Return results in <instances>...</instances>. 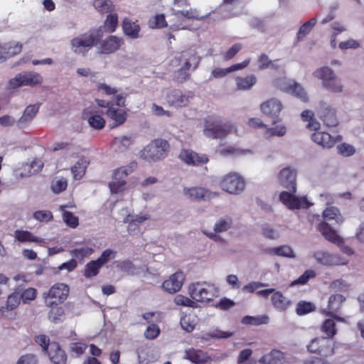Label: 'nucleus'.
Instances as JSON below:
<instances>
[{
  "label": "nucleus",
  "instance_id": "64",
  "mask_svg": "<svg viewBox=\"0 0 364 364\" xmlns=\"http://www.w3.org/2000/svg\"><path fill=\"white\" fill-rule=\"evenodd\" d=\"M252 351L251 349L247 348L240 351L237 358L238 364H255L254 362L248 360L251 356Z\"/></svg>",
  "mask_w": 364,
  "mask_h": 364
},
{
  "label": "nucleus",
  "instance_id": "1",
  "mask_svg": "<svg viewBox=\"0 0 364 364\" xmlns=\"http://www.w3.org/2000/svg\"><path fill=\"white\" fill-rule=\"evenodd\" d=\"M200 61V58L194 49L189 48L182 51L171 61L174 66L182 64L181 68L175 73V80L178 82H184L188 80L190 78L188 70L191 68L195 70L198 67Z\"/></svg>",
  "mask_w": 364,
  "mask_h": 364
},
{
  "label": "nucleus",
  "instance_id": "18",
  "mask_svg": "<svg viewBox=\"0 0 364 364\" xmlns=\"http://www.w3.org/2000/svg\"><path fill=\"white\" fill-rule=\"evenodd\" d=\"M185 280V275L182 272H177L173 274L168 279L162 284V288L170 294L179 291Z\"/></svg>",
  "mask_w": 364,
  "mask_h": 364
},
{
  "label": "nucleus",
  "instance_id": "27",
  "mask_svg": "<svg viewBox=\"0 0 364 364\" xmlns=\"http://www.w3.org/2000/svg\"><path fill=\"white\" fill-rule=\"evenodd\" d=\"M318 231L326 238V240L330 241L336 245L343 243L342 238L333 230L329 225L326 222L321 223L318 226Z\"/></svg>",
  "mask_w": 364,
  "mask_h": 364
},
{
  "label": "nucleus",
  "instance_id": "41",
  "mask_svg": "<svg viewBox=\"0 0 364 364\" xmlns=\"http://www.w3.org/2000/svg\"><path fill=\"white\" fill-rule=\"evenodd\" d=\"M4 53V59L11 58L21 52L22 45L20 43H9L1 46Z\"/></svg>",
  "mask_w": 364,
  "mask_h": 364
},
{
  "label": "nucleus",
  "instance_id": "59",
  "mask_svg": "<svg viewBox=\"0 0 364 364\" xmlns=\"http://www.w3.org/2000/svg\"><path fill=\"white\" fill-rule=\"evenodd\" d=\"M349 284L342 279L333 281L329 288L333 291H347L349 289Z\"/></svg>",
  "mask_w": 364,
  "mask_h": 364
},
{
  "label": "nucleus",
  "instance_id": "20",
  "mask_svg": "<svg viewBox=\"0 0 364 364\" xmlns=\"http://www.w3.org/2000/svg\"><path fill=\"white\" fill-rule=\"evenodd\" d=\"M40 108V104L30 105L26 107L22 116L16 121V126L23 129L28 126L36 116Z\"/></svg>",
  "mask_w": 364,
  "mask_h": 364
},
{
  "label": "nucleus",
  "instance_id": "4",
  "mask_svg": "<svg viewBox=\"0 0 364 364\" xmlns=\"http://www.w3.org/2000/svg\"><path fill=\"white\" fill-rule=\"evenodd\" d=\"M169 149V144L165 139L153 140L141 151V157L148 161H156L164 159Z\"/></svg>",
  "mask_w": 364,
  "mask_h": 364
},
{
  "label": "nucleus",
  "instance_id": "3",
  "mask_svg": "<svg viewBox=\"0 0 364 364\" xmlns=\"http://www.w3.org/2000/svg\"><path fill=\"white\" fill-rule=\"evenodd\" d=\"M314 76L321 80L322 87L326 90L340 93L343 91V85L334 71L328 66L321 67L316 69Z\"/></svg>",
  "mask_w": 364,
  "mask_h": 364
},
{
  "label": "nucleus",
  "instance_id": "32",
  "mask_svg": "<svg viewBox=\"0 0 364 364\" xmlns=\"http://www.w3.org/2000/svg\"><path fill=\"white\" fill-rule=\"evenodd\" d=\"M260 107L264 114L273 116L280 112L282 106L279 100L272 99L262 103Z\"/></svg>",
  "mask_w": 364,
  "mask_h": 364
},
{
  "label": "nucleus",
  "instance_id": "60",
  "mask_svg": "<svg viewBox=\"0 0 364 364\" xmlns=\"http://www.w3.org/2000/svg\"><path fill=\"white\" fill-rule=\"evenodd\" d=\"M117 268L124 272L133 274L135 272L136 267L130 260H123L117 264Z\"/></svg>",
  "mask_w": 364,
  "mask_h": 364
},
{
  "label": "nucleus",
  "instance_id": "53",
  "mask_svg": "<svg viewBox=\"0 0 364 364\" xmlns=\"http://www.w3.org/2000/svg\"><path fill=\"white\" fill-rule=\"evenodd\" d=\"M173 14L176 16H178V14L182 15L185 18L188 19H204L206 18L205 16H199L198 11L195 9H190L189 10L186 11H173Z\"/></svg>",
  "mask_w": 364,
  "mask_h": 364
},
{
  "label": "nucleus",
  "instance_id": "38",
  "mask_svg": "<svg viewBox=\"0 0 364 364\" xmlns=\"http://www.w3.org/2000/svg\"><path fill=\"white\" fill-rule=\"evenodd\" d=\"M269 318L267 315H259L256 316H245L242 319V323L245 325L259 326L268 323Z\"/></svg>",
  "mask_w": 364,
  "mask_h": 364
},
{
  "label": "nucleus",
  "instance_id": "12",
  "mask_svg": "<svg viewBox=\"0 0 364 364\" xmlns=\"http://www.w3.org/2000/svg\"><path fill=\"white\" fill-rule=\"evenodd\" d=\"M279 199L289 209H299L301 208H308L310 204L306 197H296L287 191H283L280 193Z\"/></svg>",
  "mask_w": 364,
  "mask_h": 364
},
{
  "label": "nucleus",
  "instance_id": "37",
  "mask_svg": "<svg viewBox=\"0 0 364 364\" xmlns=\"http://www.w3.org/2000/svg\"><path fill=\"white\" fill-rule=\"evenodd\" d=\"M323 217L328 220H334L337 224H341L344 221L339 210L336 207L326 208L323 212Z\"/></svg>",
  "mask_w": 364,
  "mask_h": 364
},
{
  "label": "nucleus",
  "instance_id": "58",
  "mask_svg": "<svg viewBox=\"0 0 364 364\" xmlns=\"http://www.w3.org/2000/svg\"><path fill=\"white\" fill-rule=\"evenodd\" d=\"M36 297V289L34 288H28L24 289L22 287V291L20 294V298L23 303H27L30 301H33Z\"/></svg>",
  "mask_w": 364,
  "mask_h": 364
},
{
  "label": "nucleus",
  "instance_id": "31",
  "mask_svg": "<svg viewBox=\"0 0 364 364\" xmlns=\"http://www.w3.org/2000/svg\"><path fill=\"white\" fill-rule=\"evenodd\" d=\"M335 321L344 322L345 319L342 317L335 316L332 318H328L323 321L321 329V331L327 336L326 338H333L336 334L337 330L336 328Z\"/></svg>",
  "mask_w": 364,
  "mask_h": 364
},
{
  "label": "nucleus",
  "instance_id": "16",
  "mask_svg": "<svg viewBox=\"0 0 364 364\" xmlns=\"http://www.w3.org/2000/svg\"><path fill=\"white\" fill-rule=\"evenodd\" d=\"M318 115L327 127H336L338 124L336 110L326 103H321Z\"/></svg>",
  "mask_w": 364,
  "mask_h": 364
},
{
  "label": "nucleus",
  "instance_id": "62",
  "mask_svg": "<svg viewBox=\"0 0 364 364\" xmlns=\"http://www.w3.org/2000/svg\"><path fill=\"white\" fill-rule=\"evenodd\" d=\"M33 217L40 222H49L53 220V214L49 210H38L33 213Z\"/></svg>",
  "mask_w": 364,
  "mask_h": 364
},
{
  "label": "nucleus",
  "instance_id": "24",
  "mask_svg": "<svg viewBox=\"0 0 364 364\" xmlns=\"http://www.w3.org/2000/svg\"><path fill=\"white\" fill-rule=\"evenodd\" d=\"M123 40L115 36H110L106 38L101 44L100 53L104 54H110L117 51L122 44Z\"/></svg>",
  "mask_w": 364,
  "mask_h": 364
},
{
  "label": "nucleus",
  "instance_id": "28",
  "mask_svg": "<svg viewBox=\"0 0 364 364\" xmlns=\"http://www.w3.org/2000/svg\"><path fill=\"white\" fill-rule=\"evenodd\" d=\"M272 304L279 311H285L291 305V301L279 291H276L271 297Z\"/></svg>",
  "mask_w": 364,
  "mask_h": 364
},
{
  "label": "nucleus",
  "instance_id": "55",
  "mask_svg": "<svg viewBox=\"0 0 364 364\" xmlns=\"http://www.w3.org/2000/svg\"><path fill=\"white\" fill-rule=\"evenodd\" d=\"M287 129L284 125H278L273 128L267 129L264 132V136L269 138L273 136H283L286 134Z\"/></svg>",
  "mask_w": 364,
  "mask_h": 364
},
{
  "label": "nucleus",
  "instance_id": "40",
  "mask_svg": "<svg viewBox=\"0 0 364 364\" xmlns=\"http://www.w3.org/2000/svg\"><path fill=\"white\" fill-rule=\"evenodd\" d=\"M237 88L238 90H250L257 82V78L254 75H250L245 77H238L235 80Z\"/></svg>",
  "mask_w": 364,
  "mask_h": 364
},
{
  "label": "nucleus",
  "instance_id": "35",
  "mask_svg": "<svg viewBox=\"0 0 364 364\" xmlns=\"http://www.w3.org/2000/svg\"><path fill=\"white\" fill-rule=\"evenodd\" d=\"M133 143L132 136H120L115 137L112 141L113 148L119 151H126Z\"/></svg>",
  "mask_w": 364,
  "mask_h": 364
},
{
  "label": "nucleus",
  "instance_id": "47",
  "mask_svg": "<svg viewBox=\"0 0 364 364\" xmlns=\"http://www.w3.org/2000/svg\"><path fill=\"white\" fill-rule=\"evenodd\" d=\"M94 252V249L91 247L83 246L79 248H75L70 251V254L79 259H83L88 257Z\"/></svg>",
  "mask_w": 364,
  "mask_h": 364
},
{
  "label": "nucleus",
  "instance_id": "7",
  "mask_svg": "<svg viewBox=\"0 0 364 364\" xmlns=\"http://www.w3.org/2000/svg\"><path fill=\"white\" fill-rule=\"evenodd\" d=\"M69 287L63 283H57L51 287L48 292L43 294L48 306L63 303L69 294Z\"/></svg>",
  "mask_w": 364,
  "mask_h": 364
},
{
  "label": "nucleus",
  "instance_id": "2",
  "mask_svg": "<svg viewBox=\"0 0 364 364\" xmlns=\"http://www.w3.org/2000/svg\"><path fill=\"white\" fill-rule=\"evenodd\" d=\"M102 29L92 28L87 32L74 38L70 41L72 50L75 53L85 55L92 47L96 46L102 38Z\"/></svg>",
  "mask_w": 364,
  "mask_h": 364
},
{
  "label": "nucleus",
  "instance_id": "23",
  "mask_svg": "<svg viewBox=\"0 0 364 364\" xmlns=\"http://www.w3.org/2000/svg\"><path fill=\"white\" fill-rule=\"evenodd\" d=\"M48 355L50 361L54 364H65L66 362V354L56 342L50 343Z\"/></svg>",
  "mask_w": 364,
  "mask_h": 364
},
{
  "label": "nucleus",
  "instance_id": "45",
  "mask_svg": "<svg viewBox=\"0 0 364 364\" xmlns=\"http://www.w3.org/2000/svg\"><path fill=\"white\" fill-rule=\"evenodd\" d=\"M288 92H290L303 102L308 101V96L303 87L297 82H291L289 85Z\"/></svg>",
  "mask_w": 364,
  "mask_h": 364
},
{
  "label": "nucleus",
  "instance_id": "13",
  "mask_svg": "<svg viewBox=\"0 0 364 364\" xmlns=\"http://www.w3.org/2000/svg\"><path fill=\"white\" fill-rule=\"evenodd\" d=\"M232 225V220L230 217H223L218 219L213 228L214 232H208L204 231L203 232L211 240L214 241H220L222 238L218 235L219 233L228 231L231 228Z\"/></svg>",
  "mask_w": 364,
  "mask_h": 364
},
{
  "label": "nucleus",
  "instance_id": "42",
  "mask_svg": "<svg viewBox=\"0 0 364 364\" xmlns=\"http://www.w3.org/2000/svg\"><path fill=\"white\" fill-rule=\"evenodd\" d=\"M269 253L274 254L277 256L284 257L288 258H295L296 254L293 249L289 245H282L279 247L271 248Z\"/></svg>",
  "mask_w": 364,
  "mask_h": 364
},
{
  "label": "nucleus",
  "instance_id": "51",
  "mask_svg": "<svg viewBox=\"0 0 364 364\" xmlns=\"http://www.w3.org/2000/svg\"><path fill=\"white\" fill-rule=\"evenodd\" d=\"M93 6L100 13H108L113 9L111 0H95Z\"/></svg>",
  "mask_w": 364,
  "mask_h": 364
},
{
  "label": "nucleus",
  "instance_id": "34",
  "mask_svg": "<svg viewBox=\"0 0 364 364\" xmlns=\"http://www.w3.org/2000/svg\"><path fill=\"white\" fill-rule=\"evenodd\" d=\"M89 163V161L86 158H82L71 168V171L75 179L79 180L83 177Z\"/></svg>",
  "mask_w": 364,
  "mask_h": 364
},
{
  "label": "nucleus",
  "instance_id": "61",
  "mask_svg": "<svg viewBox=\"0 0 364 364\" xmlns=\"http://www.w3.org/2000/svg\"><path fill=\"white\" fill-rule=\"evenodd\" d=\"M63 315V309L61 307L55 306L49 311L48 318L52 322L58 323L62 320Z\"/></svg>",
  "mask_w": 364,
  "mask_h": 364
},
{
  "label": "nucleus",
  "instance_id": "22",
  "mask_svg": "<svg viewBox=\"0 0 364 364\" xmlns=\"http://www.w3.org/2000/svg\"><path fill=\"white\" fill-rule=\"evenodd\" d=\"M21 291L22 286H18L13 293L8 296L6 305L0 307V317L4 316L6 311H12L18 306L21 301L20 294Z\"/></svg>",
  "mask_w": 364,
  "mask_h": 364
},
{
  "label": "nucleus",
  "instance_id": "8",
  "mask_svg": "<svg viewBox=\"0 0 364 364\" xmlns=\"http://www.w3.org/2000/svg\"><path fill=\"white\" fill-rule=\"evenodd\" d=\"M43 82L42 76L34 72H23L17 74L14 78L9 80L10 88H16L21 86H34Z\"/></svg>",
  "mask_w": 364,
  "mask_h": 364
},
{
  "label": "nucleus",
  "instance_id": "57",
  "mask_svg": "<svg viewBox=\"0 0 364 364\" xmlns=\"http://www.w3.org/2000/svg\"><path fill=\"white\" fill-rule=\"evenodd\" d=\"M117 252L112 249L105 250L101 255L96 259L99 264L102 267L105 264L108 262L110 259L116 257Z\"/></svg>",
  "mask_w": 364,
  "mask_h": 364
},
{
  "label": "nucleus",
  "instance_id": "10",
  "mask_svg": "<svg viewBox=\"0 0 364 364\" xmlns=\"http://www.w3.org/2000/svg\"><path fill=\"white\" fill-rule=\"evenodd\" d=\"M193 96V93L191 91L183 92L180 90H173L166 95V101L170 106L177 108L184 107L190 104Z\"/></svg>",
  "mask_w": 364,
  "mask_h": 364
},
{
  "label": "nucleus",
  "instance_id": "30",
  "mask_svg": "<svg viewBox=\"0 0 364 364\" xmlns=\"http://www.w3.org/2000/svg\"><path fill=\"white\" fill-rule=\"evenodd\" d=\"M122 28L126 36L132 39H136L140 37V26L129 18H125L123 21Z\"/></svg>",
  "mask_w": 364,
  "mask_h": 364
},
{
  "label": "nucleus",
  "instance_id": "56",
  "mask_svg": "<svg viewBox=\"0 0 364 364\" xmlns=\"http://www.w3.org/2000/svg\"><path fill=\"white\" fill-rule=\"evenodd\" d=\"M174 302L178 306H188L192 308L197 307V303L195 301H193L188 297L181 294H178L175 296Z\"/></svg>",
  "mask_w": 364,
  "mask_h": 364
},
{
  "label": "nucleus",
  "instance_id": "43",
  "mask_svg": "<svg viewBox=\"0 0 364 364\" xmlns=\"http://www.w3.org/2000/svg\"><path fill=\"white\" fill-rule=\"evenodd\" d=\"M232 336V333L229 331H223L220 329H214L202 333L200 338L204 341H208L210 338H228Z\"/></svg>",
  "mask_w": 364,
  "mask_h": 364
},
{
  "label": "nucleus",
  "instance_id": "6",
  "mask_svg": "<svg viewBox=\"0 0 364 364\" xmlns=\"http://www.w3.org/2000/svg\"><path fill=\"white\" fill-rule=\"evenodd\" d=\"M188 293L196 301H210L215 296V289L206 282H196L189 285Z\"/></svg>",
  "mask_w": 364,
  "mask_h": 364
},
{
  "label": "nucleus",
  "instance_id": "26",
  "mask_svg": "<svg viewBox=\"0 0 364 364\" xmlns=\"http://www.w3.org/2000/svg\"><path fill=\"white\" fill-rule=\"evenodd\" d=\"M259 363L264 364H289L284 353L277 350H273L264 355L259 359Z\"/></svg>",
  "mask_w": 364,
  "mask_h": 364
},
{
  "label": "nucleus",
  "instance_id": "46",
  "mask_svg": "<svg viewBox=\"0 0 364 364\" xmlns=\"http://www.w3.org/2000/svg\"><path fill=\"white\" fill-rule=\"evenodd\" d=\"M317 19L312 18L308 21L305 22L299 29L297 33V40L301 41L306 35H308L316 25Z\"/></svg>",
  "mask_w": 364,
  "mask_h": 364
},
{
  "label": "nucleus",
  "instance_id": "33",
  "mask_svg": "<svg viewBox=\"0 0 364 364\" xmlns=\"http://www.w3.org/2000/svg\"><path fill=\"white\" fill-rule=\"evenodd\" d=\"M345 300L346 298L341 294H336L330 296L328 302V311H326V314L332 315L336 313Z\"/></svg>",
  "mask_w": 364,
  "mask_h": 364
},
{
  "label": "nucleus",
  "instance_id": "52",
  "mask_svg": "<svg viewBox=\"0 0 364 364\" xmlns=\"http://www.w3.org/2000/svg\"><path fill=\"white\" fill-rule=\"evenodd\" d=\"M316 277V273L314 270H306L298 279H295L291 283V286L304 285L306 284L309 280Z\"/></svg>",
  "mask_w": 364,
  "mask_h": 364
},
{
  "label": "nucleus",
  "instance_id": "48",
  "mask_svg": "<svg viewBox=\"0 0 364 364\" xmlns=\"http://www.w3.org/2000/svg\"><path fill=\"white\" fill-rule=\"evenodd\" d=\"M86 113H84V117L87 119L89 125L95 129H102L105 127V120L99 114H92L85 117Z\"/></svg>",
  "mask_w": 364,
  "mask_h": 364
},
{
  "label": "nucleus",
  "instance_id": "9",
  "mask_svg": "<svg viewBox=\"0 0 364 364\" xmlns=\"http://www.w3.org/2000/svg\"><path fill=\"white\" fill-rule=\"evenodd\" d=\"M220 186L225 191L231 194L241 193L245 186V181L242 177L235 173H231L225 176L220 182Z\"/></svg>",
  "mask_w": 364,
  "mask_h": 364
},
{
  "label": "nucleus",
  "instance_id": "39",
  "mask_svg": "<svg viewBox=\"0 0 364 364\" xmlns=\"http://www.w3.org/2000/svg\"><path fill=\"white\" fill-rule=\"evenodd\" d=\"M14 237L16 240L19 242H42L43 241V239L38 238L34 236L31 232L27 230H16L14 232Z\"/></svg>",
  "mask_w": 364,
  "mask_h": 364
},
{
  "label": "nucleus",
  "instance_id": "44",
  "mask_svg": "<svg viewBox=\"0 0 364 364\" xmlns=\"http://www.w3.org/2000/svg\"><path fill=\"white\" fill-rule=\"evenodd\" d=\"M101 267L102 266L96 259L92 260L87 263V264L85 265L83 271V275L86 278H92L93 277H95L98 274Z\"/></svg>",
  "mask_w": 364,
  "mask_h": 364
},
{
  "label": "nucleus",
  "instance_id": "14",
  "mask_svg": "<svg viewBox=\"0 0 364 364\" xmlns=\"http://www.w3.org/2000/svg\"><path fill=\"white\" fill-rule=\"evenodd\" d=\"M296 172L294 169L289 167L283 168L279 175V181L285 188L289 189L293 193L296 190Z\"/></svg>",
  "mask_w": 364,
  "mask_h": 364
},
{
  "label": "nucleus",
  "instance_id": "25",
  "mask_svg": "<svg viewBox=\"0 0 364 364\" xmlns=\"http://www.w3.org/2000/svg\"><path fill=\"white\" fill-rule=\"evenodd\" d=\"M326 344H328V338L324 337L316 338L307 346V348L311 353H318L321 356L327 357L332 355V350L330 348H319V345L325 346Z\"/></svg>",
  "mask_w": 364,
  "mask_h": 364
},
{
  "label": "nucleus",
  "instance_id": "63",
  "mask_svg": "<svg viewBox=\"0 0 364 364\" xmlns=\"http://www.w3.org/2000/svg\"><path fill=\"white\" fill-rule=\"evenodd\" d=\"M180 323L181 328L188 333L192 332L194 330L196 326L194 320L189 316H185L182 317Z\"/></svg>",
  "mask_w": 364,
  "mask_h": 364
},
{
  "label": "nucleus",
  "instance_id": "54",
  "mask_svg": "<svg viewBox=\"0 0 364 364\" xmlns=\"http://www.w3.org/2000/svg\"><path fill=\"white\" fill-rule=\"evenodd\" d=\"M118 23V18L117 14H109L105 21V29L109 33L115 31Z\"/></svg>",
  "mask_w": 364,
  "mask_h": 364
},
{
  "label": "nucleus",
  "instance_id": "21",
  "mask_svg": "<svg viewBox=\"0 0 364 364\" xmlns=\"http://www.w3.org/2000/svg\"><path fill=\"white\" fill-rule=\"evenodd\" d=\"M179 158L188 165L198 166L206 164L208 159L205 155H198L197 153L188 150H181Z\"/></svg>",
  "mask_w": 364,
  "mask_h": 364
},
{
  "label": "nucleus",
  "instance_id": "5",
  "mask_svg": "<svg viewBox=\"0 0 364 364\" xmlns=\"http://www.w3.org/2000/svg\"><path fill=\"white\" fill-rule=\"evenodd\" d=\"M235 131L230 122H223L219 119H208L203 129L204 134L211 139H223Z\"/></svg>",
  "mask_w": 364,
  "mask_h": 364
},
{
  "label": "nucleus",
  "instance_id": "49",
  "mask_svg": "<svg viewBox=\"0 0 364 364\" xmlns=\"http://www.w3.org/2000/svg\"><path fill=\"white\" fill-rule=\"evenodd\" d=\"M68 208V205H61L60 210L63 211V221L70 228H76L78 223V218L75 216L72 213L65 210V208Z\"/></svg>",
  "mask_w": 364,
  "mask_h": 364
},
{
  "label": "nucleus",
  "instance_id": "29",
  "mask_svg": "<svg viewBox=\"0 0 364 364\" xmlns=\"http://www.w3.org/2000/svg\"><path fill=\"white\" fill-rule=\"evenodd\" d=\"M107 116L114 122V126L123 124L127 120V114L125 110L114 107V105L107 109L106 112Z\"/></svg>",
  "mask_w": 364,
  "mask_h": 364
},
{
  "label": "nucleus",
  "instance_id": "50",
  "mask_svg": "<svg viewBox=\"0 0 364 364\" xmlns=\"http://www.w3.org/2000/svg\"><path fill=\"white\" fill-rule=\"evenodd\" d=\"M316 307L311 302L301 301L296 307V313L299 316H303L315 310Z\"/></svg>",
  "mask_w": 364,
  "mask_h": 364
},
{
  "label": "nucleus",
  "instance_id": "11",
  "mask_svg": "<svg viewBox=\"0 0 364 364\" xmlns=\"http://www.w3.org/2000/svg\"><path fill=\"white\" fill-rule=\"evenodd\" d=\"M313 257L318 264L325 266L343 265L347 263V262L339 255L331 254L323 250L314 252Z\"/></svg>",
  "mask_w": 364,
  "mask_h": 364
},
{
  "label": "nucleus",
  "instance_id": "15",
  "mask_svg": "<svg viewBox=\"0 0 364 364\" xmlns=\"http://www.w3.org/2000/svg\"><path fill=\"white\" fill-rule=\"evenodd\" d=\"M183 193L188 199L195 201L208 200L215 196L206 188L199 186L184 188Z\"/></svg>",
  "mask_w": 364,
  "mask_h": 364
},
{
  "label": "nucleus",
  "instance_id": "36",
  "mask_svg": "<svg viewBox=\"0 0 364 364\" xmlns=\"http://www.w3.org/2000/svg\"><path fill=\"white\" fill-rule=\"evenodd\" d=\"M137 164L136 162H131L128 166H122L117 168L113 173V178L114 180L124 181V179L136 168Z\"/></svg>",
  "mask_w": 364,
  "mask_h": 364
},
{
  "label": "nucleus",
  "instance_id": "17",
  "mask_svg": "<svg viewBox=\"0 0 364 364\" xmlns=\"http://www.w3.org/2000/svg\"><path fill=\"white\" fill-rule=\"evenodd\" d=\"M311 139L315 143L322 147L330 149L337 142L341 141L342 140V136L341 135L332 136L325 132H316L312 134Z\"/></svg>",
  "mask_w": 364,
  "mask_h": 364
},
{
  "label": "nucleus",
  "instance_id": "19",
  "mask_svg": "<svg viewBox=\"0 0 364 364\" xmlns=\"http://www.w3.org/2000/svg\"><path fill=\"white\" fill-rule=\"evenodd\" d=\"M183 358L195 364H204L211 360L207 352L194 348L186 349L184 351Z\"/></svg>",
  "mask_w": 364,
  "mask_h": 364
}]
</instances>
